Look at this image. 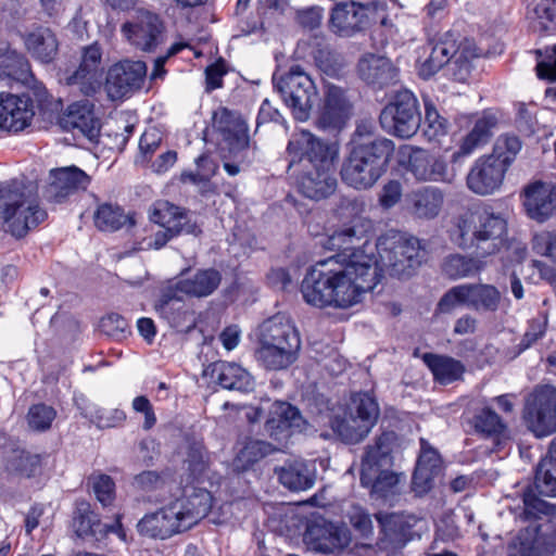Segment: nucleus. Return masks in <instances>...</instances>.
Segmentation results:
<instances>
[{
  "label": "nucleus",
  "mask_w": 556,
  "mask_h": 556,
  "mask_svg": "<svg viewBox=\"0 0 556 556\" xmlns=\"http://www.w3.org/2000/svg\"><path fill=\"white\" fill-rule=\"evenodd\" d=\"M355 227H343L328 237L326 248L337 254L318 261L301 283L304 301L319 308H350L378 283L377 260L361 249Z\"/></svg>",
  "instance_id": "obj_1"
},
{
  "label": "nucleus",
  "mask_w": 556,
  "mask_h": 556,
  "mask_svg": "<svg viewBox=\"0 0 556 556\" xmlns=\"http://www.w3.org/2000/svg\"><path fill=\"white\" fill-rule=\"evenodd\" d=\"M287 172L296 177L299 192L313 201L334 193L338 181L333 163L338 156L334 146L318 139L307 130L294 132L287 146Z\"/></svg>",
  "instance_id": "obj_2"
},
{
  "label": "nucleus",
  "mask_w": 556,
  "mask_h": 556,
  "mask_svg": "<svg viewBox=\"0 0 556 556\" xmlns=\"http://www.w3.org/2000/svg\"><path fill=\"white\" fill-rule=\"evenodd\" d=\"M395 151L393 140L377 134L370 119L356 123L342 163V181L355 190H368L387 173Z\"/></svg>",
  "instance_id": "obj_3"
},
{
  "label": "nucleus",
  "mask_w": 556,
  "mask_h": 556,
  "mask_svg": "<svg viewBox=\"0 0 556 556\" xmlns=\"http://www.w3.org/2000/svg\"><path fill=\"white\" fill-rule=\"evenodd\" d=\"M507 222L489 210L465 211L453 220L450 238L463 250H473L479 256L500 251L505 242Z\"/></svg>",
  "instance_id": "obj_4"
},
{
  "label": "nucleus",
  "mask_w": 556,
  "mask_h": 556,
  "mask_svg": "<svg viewBox=\"0 0 556 556\" xmlns=\"http://www.w3.org/2000/svg\"><path fill=\"white\" fill-rule=\"evenodd\" d=\"M47 217L34 185L17 180L0 184V220L7 232L23 238Z\"/></svg>",
  "instance_id": "obj_5"
},
{
  "label": "nucleus",
  "mask_w": 556,
  "mask_h": 556,
  "mask_svg": "<svg viewBox=\"0 0 556 556\" xmlns=\"http://www.w3.org/2000/svg\"><path fill=\"white\" fill-rule=\"evenodd\" d=\"M428 46L429 55L418 67V74L424 79L431 78L446 66L447 75L452 79L465 83L470 76L472 61L480 56V50L473 40L464 38L458 42L450 31Z\"/></svg>",
  "instance_id": "obj_6"
},
{
  "label": "nucleus",
  "mask_w": 556,
  "mask_h": 556,
  "mask_svg": "<svg viewBox=\"0 0 556 556\" xmlns=\"http://www.w3.org/2000/svg\"><path fill=\"white\" fill-rule=\"evenodd\" d=\"M395 441V432L384 431L365 447L359 469L361 483L372 494L387 496L393 493L400 481V476L392 470Z\"/></svg>",
  "instance_id": "obj_7"
},
{
  "label": "nucleus",
  "mask_w": 556,
  "mask_h": 556,
  "mask_svg": "<svg viewBox=\"0 0 556 556\" xmlns=\"http://www.w3.org/2000/svg\"><path fill=\"white\" fill-rule=\"evenodd\" d=\"M381 270L399 279L410 277L427 261V243L416 237H381L376 245Z\"/></svg>",
  "instance_id": "obj_8"
},
{
  "label": "nucleus",
  "mask_w": 556,
  "mask_h": 556,
  "mask_svg": "<svg viewBox=\"0 0 556 556\" xmlns=\"http://www.w3.org/2000/svg\"><path fill=\"white\" fill-rule=\"evenodd\" d=\"M279 531L290 543H298L302 536L308 549L321 554L341 551L352 540L346 523H285Z\"/></svg>",
  "instance_id": "obj_9"
},
{
  "label": "nucleus",
  "mask_w": 556,
  "mask_h": 556,
  "mask_svg": "<svg viewBox=\"0 0 556 556\" xmlns=\"http://www.w3.org/2000/svg\"><path fill=\"white\" fill-rule=\"evenodd\" d=\"M273 83L295 119L305 122L318 100V90L312 76L300 65H292L280 76L274 74Z\"/></svg>",
  "instance_id": "obj_10"
},
{
  "label": "nucleus",
  "mask_w": 556,
  "mask_h": 556,
  "mask_svg": "<svg viewBox=\"0 0 556 556\" xmlns=\"http://www.w3.org/2000/svg\"><path fill=\"white\" fill-rule=\"evenodd\" d=\"M502 292L490 283H463L452 287L438 303L441 313L448 314L457 306L480 314H494L502 304Z\"/></svg>",
  "instance_id": "obj_11"
},
{
  "label": "nucleus",
  "mask_w": 556,
  "mask_h": 556,
  "mask_svg": "<svg viewBox=\"0 0 556 556\" xmlns=\"http://www.w3.org/2000/svg\"><path fill=\"white\" fill-rule=\"evenodd\" d=\"M381 127L403 139L413 137L420 127L418 100L409 90L396 92L394 100L379 115Z\"/></svg>",
  "instance_id": "obj_12"
},
{
  "label": "nucleus",
  "mask_w": 556,
  "mask_h": 556,
  "mask_svg": "<svg viewBox=\"0 0 556 556\" xmlns=\"http://www.w3.org/2000/svg\"><path fill=\"white\" fill-rule=\"evenodd\" d=\"M523 419L535 437L543 438L556 431V388L536 387L527 397Z\"/></svg>",
  "instance_id": "obj_13"
},
{
  "label": "nucleus",
  "mask_w": 556,
  "mask_h": 556,
  "mask_svg": "<svg viewBox=\"0 0 556 556\" xmlns=\"http://www.w3.org/2000/svg\"><path fill=\"white\" fill-rule=\"evenodd\" d=\"M556 523H529L508 546V556H555Z\"/></svg>",
  "instance_id": "obj_14"
},
{
  "label": "nucleus",
  "mask_w": 556,
  "mask_h": 556,
  "mask_svg": "<svg viewBox=\"0 0 556 556\" xmlns=\"http://www.w3.org/2000/svg\"><path fill=\"white\" fill-rule=\"evenodd\" d=\"M164 24L161 17L149 10H136L132 18L122 26L125 38L142 51H152L164 40Z\"/></svg>",
  "instance_id": "obj_15"
},
{
  "label": "nucleus",
  "mask_w": 556,
  "mask_h": 556,
  "mask_svg": "<svg viewBox=\"0 0 556 556\" xmlns=\"http://www.w3.org/2000/svg\"><path fill=\"white\" fill-rule=\"evenodd\" d=\"M351 102L345 90L334 84L327 83L316 119L317 128L325 131L340 130L351 115Z\"/></svg>",
  "instance_id": "obj_16"
},
{
  "label": "nucleus",
  "mask_w": 556,
  "mask_h": 556,
  "mask_svg": "<svg viewBox=\"0 0 556 556\" xmlns=\"http://www.w3.org/2000/svg\"><path fill=\"white\" fill-rule=\"evenodd\" d=\"M147 76L142 61L124 60L110 67L105 89L112 100H118L139 90Z\"/></svg>",
  "instance_id": "obj_17"
},
{
  "label": "nucleus",
  "mask_w": 556,
  "mask_h": 556,
  "mask_svg": "<svg viewBox=\"0 0 556 556\" xmlns=\"http://www.w3.org/2000/svg\"><path fill=\"white\" fill-rule=\"evenodd\" d=\"M369 13L368 5L353 0L340 1L330 11L329 29L337 36L352 37L369 26Z\"/></svg>",
  "instance_id": "obj_18"
},
{
  "label": "nucleus",
  "mask_w": 556,
  "mask_h": 556,
  "mask_svg": "<svg viewBox=\"0 0 556 556\" xmlns=\"http://www.w3.org/2000/svg\"><path fill=\"white\" fill-rule=\"evenodd\" d=\"M90 176L77 166L51 169L43 194L50 202L61 203L68 197L85 191L90 185Z\"/></svg>",
  "instance_id": "obj_19"
},
{
  "label": "nucleus",
  "mask_w": 556,
  "mask_h": 556,
  "mask_svg": "<svg viewBox=\"0 0 556 556\" xmlns=\"http://www.w3.org/2000/svg\"><path fill=\"white\" fill-rule=\"evenodd\" d=\"M506 170L504 162L497 156H481L476 160L467 175V187L479 195L492 194L501 187Z\"/></svg>",
  "instance_id": "obj_20"
},
{
  "label": "nucleus",
  "mask_w": 556,
  "mask_h": 556,
  "mask_svg": "<svg viewBox=\"0 0 556 556\" xmlns=\"http://www.w3.org/2000/svg\"><path fill=\"white\" fill-rule=\"evenodd\" d=\"M305 426L306 421L296 407L277 401L270 405L264 431L275 441L285 442L294 432H302Z\"/></svg>",
  "instance_id": "obj_21"
},
{
  "label": "nucleus",
  "mask_w": 556,
  "mask_h": 556,
  "mask_svg": "<svg viewBox=\"0 0 556 556\" xmlns=\"http://www.w3.org/2000/svg\"><path fill=\"white\" fill-rule=\"evenodd\" d=\"M102 52L97 43L85 47L78 68L65 77L67 86L77 88L85 96H92L101 86Z\"/></svg>",
  "instance_id": "obj_22"
},
{
  "label": "nucleus",
  "mask_w": 556,
  "mask_h": 556,
  "mask_svg": "<svg viewBox=\"0 0 556 556\" xmlns=\"http://www.w3.org/2000/svg\"><path fill=\"white\" fill-rule=\"evenodd\" d=\"M463 163L453 164L448 168L444 160L429 155L422 150L409 155L408 170L417 180L440 181L451 184L460 172Z\"/></svg>",
  "instance_id": "obj_23"
},
{
  "label": "nucleus",
  "mask_w": 556,
  "mask_h": 556,
  "mask_svg": "<svg viewBox=\"0 0 556 556\" xmlns=\"http://www.w3.org/2000/svg\"><path fill=\"white\" fill-rule=\"evenodd\" d=\"M35 115L30 96L0 93V128L8 131L25 129Z\"/></svg>",
  "instance_id": "obj_24"
},
{
  "label": "nucleus",
  "mask_w": 556,
  "mask_h": 556,
  "mask_svg": "<svg viewBox=\"0 0 556 556\" xmlns=\"http://www.w3.org/2000/svg\"><path fill=\"white\" fill-rule=\"evenodd\" d=\"M442 469V459L438 451L421 439L420 454L412 480L413 491L417 495L429 492L434 485V480L441 476Z\"/></svg>",
  "instance_id": "obj_25"
},
{
  "label": "nucleus",
  "mask_w": 556,
  "mask_h": 556,
  "mask_svg": "<svg viewBox=\"0 0 556 556\" xmlns=\"http://www.w3.org/2000/svg\"><path fill=\"white\" fill-rule=\"evenodd\" d=\"M213 127L220 134L230 150H248L250 138L248 125L239 114L226 108H220L213 114Z\"/></svg>",
  "instance_id": "obj_26"
},
{
  "label": "nucleus",
  "mask_w": 556,
  "mask_h": 556,
  "mask_svg": "<svg viewBox=\"0 0 556 556\" xmlns=\"http://www.w3.org/2000/svg\"><path fill=\"white\" fill-rule=\"evenodd\" d=\"M359 78L376 89H382L397 81L399 71L392 61L377 54H365L357 63Z\"/></svg>",
  "instance_id": "obj_27"
},
{
  "label": "nucleus",
  "mask_w": 556,
  "mask_h": 556,
  "mask_svg": "<svg viewBox=\"0 0 556 556\" xmlns=\"http://www.w3.org/2000/svg\"><path fill=\"white\" fill-rule=\"evenodd\" d=\"M260 340L300 353L301 338L289 317L277 314L261 326Z\"/></svg>",
  "instance_id": "obj_28"
},
{
  "label": "nucleus",
  "mask_w": 556,
  "mask_h": 556,
  "mask_svg": "<svg viewBox=\"0 0 556 556\" xmlns=\"http://www.w3.org/2000/svg\"><path fill=\"white\" fill-rule=\"evenodd\" d=\"M150 219L173 233L197 232V225L191 220L189 211L165 200L153 204Z\"/></svg>",
  "instance_id": "obj_29"
},
{
  "label": "nucleus",
  "mask_w": 556,
  "mask_h": 556,
  "mask_svg": "<svg viewBox=\"0 0 556 556\" xmlns=\"http://www.w3.org/2000/svg\"><path fill=\"white\" fill-rule=\"evenodd\" d=\"M523 205L532 219L545 222L556 208V187L540 181L529 186L525 190Z\"/></svg>",
  "instance_id": "obj_30"
},
{
  "label": "nucleus",
  "mask_w": 556,
  "mask_h": 556,
  "mask_svg": "<svg viewBox=\"0 0 556 556\" xmlns=\"http://www.w3.org/2000/svg\"><path fill=\"white\" fill-rule=\"evenodd\" d=\"M496 124L497 119L491 113H484L479 117L472 129L463 139L458 150L453 152L451 163H464L465 159L471 155L476 149L486 144L493 136Z\"/></svg>",
  "instance_id": "obj_31"
},
{
  "label": "nucleus",
  "mask_w": 556,
  "mask_h": 556,
  "mask_svg": "<svg viewBox=\"0 0 556 556\" xmlns=\"http://www.w3.org/2000/svg\"><path fill=\"white\" fill-rule=\"evenodd\" d=\"M61 125L64 129L77 130L89 139H93L99 131V124L93 113V104L89 100L77 101L68 105L61 117Z\"/></svg>",
  "instance_id": "obj_32"
},
{
  "label": "nucleus",
  "mask_w": 556,
  "mask_h": 556,
  "mask_svg": "<svg viewBox=\"0 0 556 556\" xmlns=\"http://www.w3.org/2000/svg\"><path fill=\"white\" fill-rule=\"evenodd\" d=\"M211 377L224 389L251 392L254 379L251 374L236 363L215 362L208 367Z\"/></svg>",
  "instance_id": "obj_33"
},
{
  "label": "nucleus",
  "mask_w": 556,
  "mask_h": 556,
  "mask_svg": "<svg viewBox=\"0 0 556 556\" xmlns=\"http://www.w3.org/2000/svg\"><path fill=\"white\" fill-rule=\"evenodd\" d=\"M27 52L40 63H51L59 51V41L49 27L37 26L23 36Z\"/></svg>",
  "instance_id": "obj_34"
},
{
  "label": "nucleus",
  "mask_w": 556,
  "mask_h": 556,
  "mask_svg": "<svg viewBox=\"0 0 556 556\" xmlns=\"http://www.w3.org/2000/svg\"><path fill=\"white\" fill-rule=\"evenodd\" d=\"M444 195L437 187H421L412 191L407 197L410 214L420 219L435 218L442 208Z\"/></svg>",
  "instance_id": "obj_35"
},
{
  "label": "nucleus",
  "mask_w": 556,
  "mask_h": 556,
  "mask_svg": "<svg viewBox=\"0 0 556 556\" xmlns=\"http://www.w3.org/2000/svg\"><path fill=\"white\" fill-rule=\"evenodd\" d=\"M222 274L217 269H199L190 276L180 278L176 282V290L189 296L205 298L218 288Z\"/></svg>",
  "instance_id": "obj_36"
},
{
  "label": "nucleus",
  "mask_w": 556,
  "mask_h": 556,
  "mask_svg": "<svg viewBox=\"0 0 556 556\" xmlns=\"http://www.w3.org/2000/svg\"><path fill=\"white\" fill-rule=\"evenodd\" d=\"M279 482L293 492H300L311 489L316 480L315 469L304 460H292L283 466L276 468Z\"/></svg>",
  "instance_id": "obj_37"
},
{
  "label": "nucleus",
  "mask_w": 556,
  "mask_h": 556,
  "mask_svg": "<svg viewBox=\"0 0 556 556\" xmlns=\"http://www.w3.org/2000/svg\"><path fill=\"white\" fill-rule=\"evenodd\" d=\"M298 352L286 346H278L258 339L254 356L256 362L266 370H283L293 365L299 358Z\"/></svg>",
  "instance_id": "obj_38"
},
{
  "label": "nucleus",
  "mask_w": 556,
  "mask_h": 556,
  "mask_svg": "<svg viewBox=\"0 0 556 556\" xmlns=\"http://www.w3.org/2000/svg\"><path fill=\"white\" fill-rule=\"evenodd\" d=\"M1 463L5 471L20 477H33L41 465L40 455L21 447L9 446L4 450Z\"/></svg>",
  "instance_id": "obj_39"
},
{
  "label": "nucleus",
  "mask_w": 556,
  "mask_h": 556,
  "mask_svg": "<svg viewBox=\"0 0 556 556\" xmlns=\"http://www.w3.org/2000/svg\"><path fill=\"white\" fill-rule=\"evenodd\" d=\"M422 361L431 370L434 380L441 384L453 383L462 379L465 372L464 364L447 355L425 353Z\"/></svg>",
  "instance_id": "obj_40"
},
{
  "label": "nucleus",
  "mask_w": 556,
  "mask_h": 556,
  "mask_svg": "<svg viewBox=\"0 0 556 556\" xmlns=\"http://www.w3.org/2000/svg\"><path fill=\"white\" fill-rule=\"evenodd\" d=\"M485 267V263L479 257L453 253L446 255L441 264L444 276L452 280L471 278L479 275Z\"/></svg>",
  "instance_id": "obj_41"
},
{
  "label": "nucleus",
  "mask_w": 556,
  "mask_h": 556,
  "mask_svg": "<svg viewBox=\"0 0 556 556\" xmlns=\"http://www.w3.org/2000/svg\"><path fill=\"white\" fill-rule=\"evenodd\" d=\"M333 432L345 443L355 444L364 440L374 425L369 422H362L354 415L344 410L342 416H336L330 421Z\"/></svg>",
  "instance_id": "obj_42"
},
{
  "label": "nucleus",
  "mask_w": 556,
  "mask_h": 556,
  "mask_svg": "<svg viewBox=\"0 0 556 556\" xmlns=\"http://www.w3.org/2000/svg\"><path fill=\"white\" fill-rule=\"evenodd\" d=\"M273 452L274 447L270 443L256 439H247L238 450L232 462L233 470L237 472L247 471Z\"/></svg>",
  "instance_id": "obj_43"
},
{
  "label": "nucleus",
  "mask_w": 556,
  "mask_h": 556,
  "mask_svg": "<svg viewBox=\"0 0 556 556\" xmlns=\"http://www.w3.org/2000/svg\"><path fill=\"white\" fill-rule=\"evenodd\" d=\"M535 488L543 495L556 496V437L552 440L546 456L538 465Z\"/></svg>",
  "instance_id": "obj_44"
},
{
  "label": "nucleus",
  "mask_w": 556,
  "mask_h": 556,
  "mask_svg": "<svg viewBox=\"0 0 556 556\" xmlns=\"http://www.w3.org/2000/svg\"><path fill=\"white\" fill-rule=\"evenodd\" d=\"M177 292L176 286L164 290L154 304L155 312L175 327L181 323L186 313L185 302Z\"/></svg>",
  "instance_id": "obj_45"
},
{
  "label": "nucleus",
  "mask_w": 556,
  "mask_h": 556,
  "mask_svg": "<svg viewBox=\"0 0 556 556\" xmlns=\"http://www.w3.org/2000/svg\"><path fill=\"white\" fill-rule=\"evenodd\" d=\"M475 430L486 438H492L498 444L507 431L506 424L489 406L478 410L473 416Z\"/></svg>",
  "instance_id": "obj_46"
},
{
  "label": "nucleus",
  "mask_w": 556,
  "mask_h": 556,
  "mask_svg": "<svg viewBox=\"0 0 556 556\" xmlns=\"http://www.w3.org/2000/svg\"><path fill=\"white\" fill-rule=\"evenodd\" d=\"M93 222L101 231H116L128 223L134 224L121 206L112 203L100 204L93 213Z\"/></svg>",
  "instance_id": "obj_47"
},
{
  "label": "nucleus",
  "mask_w": 556,
  "mask_h": 556,
  "mask_svg": "<svg viewBox=\"0 0 556 556\" xmlns=\"http://www.w3.org/2000/svg\"><path fill=\"white\" fill-rule=\"evenodd\" d=\"M362 422L376 425L380 416V408L377 400L367 392L354 393L344 409Z\"/></svg>",
  "instance_id": "obj_48"
},
{
  "label": "nucleus",
  "mask_w": 556,
  "mask_h": 556,
  "mask_svg": "<svg viewBox=\"0 0 556 556\" xmlns=\"http://www.w3.org/2000/svg\"><path fill=\"white\" fill-rule=\"evenodd\" d=\"M111 532L125 540L123 523H74L76 538L90 545L102 542Z\"/></svg>",
  "instance_id": "obj_49"
},
{
  "label": "nucleus",
  "mask_w": 556,
  "mask_h": 556,
  "mask_svg": "<svg viewBox=\"0 0 556 556\" xmlns=\"http://www.w3.org/2000/svg\"><path fill=\"white\" fill-rule=\"evenodd\" d=\"M136 527L141 536L154 540H166L191 529L190 523H177L175 527L174 523H136Z\"/></svg>",
  "instance_id": "obj_50"
},
{
  "label": "nucleus",
  "mask_w": 556,
  "mask_h": 556,
  "mask_svg": "<svg viewBox=\"0 0 556 556\" xmlns=\"http://www.w3.org/2000/svg\"><path fill=\"white\" fill-rule=\"evenodd\" d=\"M523 513L527 519H541L542 516L556 518V506L529 492L523 496Z\"/></svg>",
  "instance_id": "obj_51"
},
{
  "label": "nucleus",
  "mask_w": 556,
  "mask_h": 556,
  "mask_svg": "<svg viewBox=\"0 0 556 556\" xmlns=\"http://www.w3.org/2000/svg\"><path fill=\"white\" fill-rule=\"evenodd\" d=\"M425 103V124L427 125L426 134L429 138H438L447 134L448 122L441 116L433 102L426 98Z\"/></svg>",
  "instance_id": "obj_52"
},
{
  "label": "nucleus",
  "mask_w": 556,
  "mask_h": 556,
  "mask_svg": "<svg viewBox=\"0 0 556 556\" xmlns=\"http://www.w3.org/2000/svg\"><path fill=\"white\" fill-rule=\"evenodd\" d=\"M520 150L521 141L517 136L503 135L497 138L491 155L497 156L508 168Z\"/></svg>",
  "instance_id": "obj_53"
},
{
  "label": "nucleus",
  "mask_w": 556,
  "mask_h": 556,
  "mask_svg": "<svg viewBox=\"0 0 556 556\" xmlns=\"http://www.w3.org/2000/svg\"><path fill=\"white\" fill-rule=\"evenodd\" d=\"M313 60L320 72L331 77L337 76L343 66L340 56L328 47L315 49Z\"/></svg>",
  "instance_id": "obj_54"
},
{
  "label": "nucleus",
  "mask_w": 556,
  "mask_h": 556,
  "mask_svg": "<svg viewBox=\"0 0 556 556\" xmlns=\"http://www.w3.org/2000/svg\"><path fill=\"white\" fill-rule=\"evenodd\" d=\"M89 483L97 500L103 505H111L115 498V483L113 479L104 473H93L89 477Z\"/></svg>",
  "instance_id": "obj_55"
},
{
  "label": "nucleus",
  "mask_w": 556,
  "mask_h": 556,
  "mask_svg": "<svg viewBox=\"0 0 556 556\" xmlns=\"http://www.w3.org/2000/svg\"><path fill=\"white\" fill-rule=\"evenodd\" d=\"M22 66L24 67L18 73L17 81L28 87L38 105H42L49 98L46 86L34 76L28 61L22 60Z\"/></svg>",
  "instance_id": "obj_56"
},
{
  "label": "nucleus",
  "mask_w": 556,
  "mask_h": 556,
  "mask_svg": "<svg viewBox=\"0 0 556 556\" xmlns=\"http://www.w3.org/2000/svg\"><path fill=\"white\" fill-rule=\"evenodd\" d=\"M56 416V412L52 406L46 404H35L30 406L27 420L31 429L36 431H46L51 427Z\"/></svg>",
  "instance_id": "obj_57"
},
{
  "label": "nucleus",
  "mask_w": 556,
  "mask_h": 556,
  "mask_svg": "<svg viewBox=\"0 0 556 556\" xmlns=\"http://www.w3.org/2000/svg\"><path fill=\"white\" fill-rule=\"evenodd\" d=\"M185 463L188 465V470L193 478L198 477L204 471L206 466V455L202 443H189Z\"/></svg>",
  "instance_id": "obj_58"
},
{
  "label": "nucleus",
  "mask_w": 556,
  "mask_h": 556,
  "mask_svg": "<svg viewBox=\"0 0 556 556\" xmlns=\"http://www.w3.org/2000/svg\"><path fill=\"white\" fill-rule=\"evenodd\" d=\"M100 330L109 337L121 339L129 329L128 321L116 313H111L101 318Z\"/></svg>",
  "instance_id": "obj_59"
},
{
  "label": "nucleus",
  "mask_w": 556,
  "mask_h": 556,
  "mask_svg": "<svg viewBox=\"0 0 556 556\" xmlns=\"http://www.w3.org/2000/svg\"><path fill=\"white\" fill-rule=\"evenodd\" d=\"M532 248L538 254L556 263V231L536 233L533 237Z\"/></svg>",
  "instance_id": "obj_60"
},
{
  "label": "nucleus",
  "mask_w": 556,
  "mask_h": 556,
  "mask_svg": "<svg viewBox=\"0 0 556 556\" xmlns=\"http://www.w3.org/2000/svg\"><path fill=\"white\" fill-rule=\"evenodd\" d=\"M229 155H223V167L229 176H237L244 167L250 164L248 150H230Z\"/></svg>",
  "instance_id": "obj_61"
},
{
  "label": "nucleus",
  "mask_w": 556,
  "mask_h": 556,
  "mask_svg": "<svg viewBox=\"0 0 556 556\" xmlns=\"http://www.w3.org/2000/svg\"><path fill=\"white\" fill-rule=\"evenodd\" d=\"M410 526V523H379L380 533L383 535L381 541L395 546L404 545L407 541L404 531L409 530Z\"/></svg>",
  "instance_id": "obj_62"
},
{
  "label": "nucleus",
  "mask_w": 556,
  "mask_h": 556,
  "mask_svg": "<svg viewBox=\"0 0 556 556\" xmlns=\"http://www.w3.org/2000/svg\"><path fill=\"white\" fill-rule=\"evenodd\" d=\"M547 318L544 316L533 318L532 320H530L528 329L525 332L522 339L520 340V349H529L533 343H535L540 338H542L545 334Z\"/></svg>",
  "instance_id": "obj_63"
},
{
  "label": "nucleus",
  "mask_w": 556,
  "mask_h": 556,
  "mask_svg": "<svg viewBox=\"0 0 556 556\" xmlns=\"http://www.w3.org/2000/svg\"><path fill=\"white\" fill-rule=\"evenodd\" d=\"M535 68L539 78L556 81V47L546 49L544 59Z\"/></svg>",
  "instance_id": "obj_64"
}]
</instances>
